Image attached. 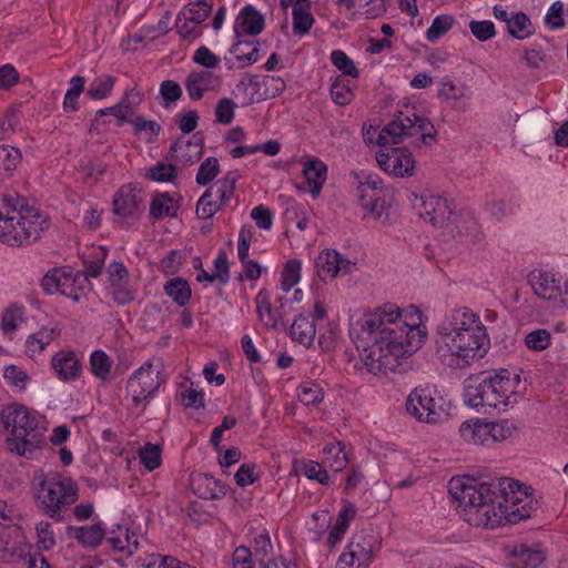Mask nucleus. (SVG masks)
<instances>
[{"mask_svg":"<svg viewBox=\"0 0 568 568\" xmlns=\"http://www.w3.org/2000/svg\"><path fill=\"white\" fill-rule=\"evenodd\" d=\"M301 473L308 479L317 480L323 485H326L329 479V476L324 466L313 460L304 462L301 467Z\"/></svg>","mask_w":568,"mask_h":568,"instance_id":"58","label":"nucleus"},{"mask_svg":"<svg viewBox=\"0 0 568 568\" xmlns=\"http://www.w3.org/2000/svg\"><path fill=\"white\" fill-rule=\"evenodd\" d=\"M193 494L197 497H223L227 494V487L210 475H197L191 479Z\"/></svg>","mask_w":568,"mask_h":568,"instance_id":"26","label":"nucleus"},{"mask_svg":"<svg viewBox=\"0 0 568 568\" xmlns=\"http://www.w3.org/2000/svg\"><path fill=\"white\" fill-rule=\"evenodd\" d=\"M323 454L325 455L324 463H327L336 473L343 470L347 464L345 446L341 442L327 444L323 448Z\"/></svg>","mask_w":568,"mask_h":568,"instance_id":"32","label":"nucleus"},{"mask_svg":"<svg viewBox=\"0 0 568 568\" xmlns=\"http://www.w3.org/2000/svg\"><path fill=\"white\" fill-rule=\"evenodd\" d=\"M61 295L72 298L74 302H79L81 300V293L84 290V286L89 283L87 276H84L80 272H73L70 268V273H68V278L63 282Z\"/></svg>","mask_w":568,"mask_h":568,"instance_id":"34","label":"nucleus"},{"mask_svg":"<svg viewBox=\"0 0 568 568\" xmlns=\"http://www.w3.org/2000/svg\"><path fill=\"white\" fill-rule=\"evenodd\" d=\"M316 267L318 276L325 278L326 276L335 277L338 273H348L352 268V263L345 260L337 251L326 250L316 258Z\"/></svg>","mask_w":568,"mask_h":568,"instance_id":"21","label":"nucleus"},{"mask_svg":"<svg viewBox=\"0 0 568 568\" xmlns=\"http://www.w3.org/2000/svg\"><path fill=\"white\" fill-rule=\"evenodd\" d=\"M23 321V310L20 306L11 305L8 307L1 320V328L4 333L14 332Z\"/></svg>","mask_w":568,"mask_h":568,"instance_id":"54","label":"nucleus"},{"mask_svg":"<svg viewBox=\"0 0 568 568\" xmlns=\"http://www.w3.org/2000/svg\"><path fill=\"white\" fill-rule=\"evenodd\" d=\"M50 226L45 214L23 203L16 193H0V241L10 246L30 245Z\"/></svg>","mask_w":568,"mask_h":568,"instance_id":"2","label":"nucleus"},{"mask_svg":"<svg viewBox=\"0 0 568 568\" xmlns=\"http://www.w3.org/2000/svg\"><path fill=\"white\" fill-rule=\"evenodd\" d=\"M469 29L479 41H487L495 36V26L491 21H470Z\"/></svg>","mask_w":568,"mask_h":568,"instance_id":"64","label":"nucleus"},{"mask_svg":"<svg viewBox=\"0 0 568 568\" xmlns=\"http://www.w3.org/2000/svg\"><path fill=\"white\" fill-rule=\"evenodd\" d=\"M231 52L235 55V59L240 61L241 67H247L260 59V52L256 47H252L251 42L237 41L231 49Z\"/></svg>","mask_w":568,"mask_h":568,"instance_id":"42","label":"nucleus"},{"mask_svg":"<svg viewBox=\"0 0 568 568\" xmlns=\"http://www.w3.org/2000/svg\"><path fill=\"white\" fill-rule=\"evenodd\" d=\"M331 61L339 71L343 72V74L352 78L358 77V70L355 67V63L344 51L334 50L331 53Z\"/></svg>","mask_w":568,"mask_h":568,"instance_id":"55","label":"nucleus"},{"mask_svg":"<svg viewBox=\"0 0 568 568\" xmlns=\"http://www.w3.org/2000/svg\"><path fill=\"white\" fill-rule=\"evenodd\" d=\"M489 345L486 327L479 320V323H474L463 337L457 338L455 347L448 348V354L439 356V359L449 367L465 368L481 359L487 354Z\"/></svg>","mask_w":568,"mask_h":568,"instance_id":"6","label":"nucleus"},{"mask_svg":"<svg viewBox=\"0 0 568 568\" xmlns=\"http://www.w3.org/2000/svg\"><path fill=\"white\" fill-rule=\"evenodd\" d=\"M21 153L13 146H0V176H9L20 162Z\"/></svg>","mask_w":568,"mask_h":568,"instance_id":"43","label":"nucleus"},{"mask_svg":"<svg viewBox=\"0 0 568 568\" xmlns=\"http://www.w3.org/2000/svg\"><path fill=\"white\" fill-rule=\"evenodd\" d=\"M256 310L260 320L268 327L276 326V318L272 312V305L266 292L261 291L256 296Z\"/></svg>","mask_w":568,"mask_h":568,"instance_id":"53","label":"nucleus"},{"mask_svg":"<svg viewBox=\"0 0 568 568\" xmlns=\"http://www.w3.org/2000/svg\"><path fill=\"white\" fill-rule=\"evenodd\" d=\"M331 97L337 105H346L351 103L354 98V93L348 81L342 78H336L331 85Z\"/></svg>","mask_w":568,"mask_h":568,"instance_id":"49","label":"nucleus"},{"mask_svg":"<svg viewBox=\"0 0 568 568\" xmlns=\"http://www.w3.org/2000/svg\"><path fill=\"white\" fill-rule=\"evenodd\" d=\"M376 161L384 172L397 178L412 176L415 171L413 154L405 148L379 151L376 153Z\"/></svg>","mask_w":568,"mask_h":568,"instance_id":"15","label":"nucleus"},{"mask_svg":"<svg viewBox=\"0 0 568 568\" xmlns=\"http://www.w3.org/2000/svg\"><path fill=\"white\" fill-rule=\"evenodd\" d=\"M57 336L54 328L42 327L27 338V347L32 352H42Z\"/></svg>","mask_w":568,"mask_h":568,"instance_id":"47","label":"nucleus"},{"mask_svg":"<svg viewBox=\"0 0 568 568\" xmlns=\"http://www.w3.org/2000/svg\"><path fill=\"white\" fill-rule=\"evenodd\" d=\"M527 280L534 294L544 301H558L568 291L567 283L541 270L531 271Z\"/></svg>","mask_w":568,"mask_h":568,"instance_id":"16","label":"nucleus"},{"mask_svg":"<svg viewBox=\"0 0 568 568\" xmlns=\"http://www.w3.org/2000/svg\"><path fill=\"white\" fill-rule=\"evenodd\" d=\"M460 436L475 445H490L489 423L477 420L464 422L459 428Z\"/></svg>","mask_w":568,"mask_h":568,"instance_id":"28","label":"nucleus"},{"mask_svg":"<svg viewBox=\"0 0 568 568\" xmlns=\"http://www.w3.org/2000/svg\"><path fill=\"white\" fill-rule=\"evenodd\" d=\"M301 278V262L296 258L286 262L282 271L281 286L284 292H288Z\"/></svg>","mask_w":568,"mask_h":568,"instance_id":"50","label":"nucleus"},{"mask_svg":"<svg viewBox=\"0 0 568 568\" xmlns=\"http://www.w3.org/2000/svg\"><path fill=\"white\" fill-rule=\"evenodd\" d=\"M115 83V78L112 75L103 74L95 78L87 90V94L92 100H102L110 95Z\"/></svg>","mask_w":568,"mask_h":568,"instance_id":"37","label":"nucleus"},{"mask_svg":"<svg viewBox=\"0 0 568 568\" xmlns=\"http://www.w3.org/2000/svg\"><path fill=\"white\" fill-rule=\"evenodd\" d=\"M458 515L471 526L495 528L500 526L497 499H456Z\"/></svg>","mask_w":568,"mask_h":568,"instance_id":"10","label":"nucleus"},{"mask_svg":"<svg viewBox=\"0 0 568 568\" xmlns=\"http://www.w3.org/2000/svg\"><path fill=\"white\" fill-rule=\"evenodd\" d=\"M316 334L315 323L308 316L298 315L291 326V336L300 344L310 346Z\"/></svg>","mask_w":568,"mask_h":568,"instance_id":"29","label":"nucleus"},{"mask_svg":"<svg viewBox=\"0 0 568 568\" xmlns=\"http://www.w3.org/2000/svg\"><path fill=\"white\" fill-rule=\"evenodd\" d=\"M90 366L92 374L105 382L109 379L112 362L108 354L103 351H94L90 357Z\"/></svg>","mask_w":568,"mask_h":568,"instance_id":"41","label":"nucleus"},{"mask_svg":"<svg viewBox=\"0 0 568 568\" xmlns=\"http://www.w3.org/2000/svg\"><path fill=\"white\" fill-rule=\"evenodd\" d=\"M450 497H488L500 493L501 497L520 494L524 497H531L535 488L524 481L511 477H500L491 481L476 483L474 477L468 475L454 476L447 485Z\"/></svg>","mask_w":568,"mask_h":568,"instance_id":"5","label":"nucleus"},{"mask_svg":"<svg viewBox=\"0 0 568 568\" xmlns=\"http://www.w3.org/2000/svg\"><path fill=\"white\" fill-rule=\"evenodd\" d=\"M537 506L538 499H497V516H500V525L516 524L529 518Z\"/></svg>","mask_w":568,"mask_h":568,"instance_id":"18","label":"nucleus"},{"mask_svg":"<svg viewBox=\"0 0 568 568\" xmlns=\"http://www.w3.org/2000/svg\"><path fill=\"white\" fill-rule=\"evenodd\" d=\"M139 455L141 463L149 470H154L161 465V448L159 445L148 443L140 449Z\"/></svg>","mask_w":568,"mask_h":568,"instance_id":"56","label":"nucleus"},{"mask_svg":"<svg viewBox=\"0 0 568 568\" xmlns=\"http://www.w3.org/2000/svg\"><path fill=\"white\" fill-rule=\"evenodd\" d=\"M164 378L161 371H153V363L145 362L126 382V393L135 408H144L158 392Z\"/></svg>","mask_w":568,"mask_h":568,"instance_id":"9","label":"nucleus"},{"mask_svg":"<svg viewBox=\"0 0 568 568\" xmlns=\"http://www.w3.org/2000/svg\"><path fill=\"white\" fill-rule=\"evenodd\" d=\"M349 335L363 349L362 362L369 374L385 375L399 366V358L418 349L426 332L418 324H407L395 305H384L365 313L351 325Z\"/></svg>","mask_w":568,"mask_h":568,"instance_id":"1","label":"nucleus"},{"mask_svg":"<svg viewBox=\"0 0 568 568\" xmlns=\"http://www.w3.org/2000/svg\"><path fill=\"white\" fill-rule=\"evenodd\" d=\"M264 28L263 16L252 6L244 7L236 18L234 32L240 37L241 32L248 36H256Z\"/></svg>","mask_w":568,"mask_h":568,"instance_id":"24","label":"nucleus"},{"mask_svg":"<svg viewBox=\"0 0 568 568\" xmlns=\"http://www.w3.org/2000/svg\"><path fill=\"white\" fill-rule=\"evenodd\" d=\"M485 395H489L488 388L484 387V381L478 385H469L465 388L464 400L473 408L487 407Z\"/></svg>","mask_w":568,"mask_h":568,"instance_id":"51","label":"nucleus"},{"mask_svg":"<svg viewBox=\"0 0 568 568\" xmlns=\"http://www.w3.org/2000/svg\"><path fill=\"white\" fill-rule=\"evenodd\" d=\"M174 161L189 165L195 163L203 152V139L199 133L194 134L192 140L176 141L170 149Z\"/></svg>","mask_w":568,"mask_h":568,"instance_id":"23","label":"nucleus"},{"mask_svg":"<svg viewBox=\"0 0 568 568\" xmlns=\"http://www.w3.org/2000/svg\"><path fill=\"white\" fill-rule=\"evenodd\" d=\"M507 29L514 38L523 40L531 33V22L524 12H517L508 21Z\"/></svg>","mask_w":568,"mask_h":568,"instance_id":"45","label":"nucleus"},{"mask_svg":"<svg viewBox=\"0 0 568 568\" xmlns=\"http://www.w3.org/2000/svg\"><path fill=\"white\" fill-rule=\"evenodd\" d=\"M303 174L308 184V191L317 196L326 181L327 166L320 159H313L304 163Z\"/></svg>","mask_w":568,"mask_h":568,"instance_id":"25","label":"nucleus"},{"mask_svg":"<svg viewBox=\"0 0 568 568\" xmlns=\"http://www.w3.org/2000/svg\"><path fill=\"white\" fill-rule=\"evenodd\" d=\"M175 29L181 40L193 42L202 36V31L199 30L197 24L189 21L186 11H180L175 20Z\"/></svg>","mask_w":568,"mask_h":568,"instance_id":"40","label":"nucleus"},{"mask_svg":"<svg viewBox=\"0 0 568 568\" xmlns=\"http://www.w3.org/2000/svg\"><path fill=\"white\" fill-rule=\"evenodd\" d=\"M85 79L80 75H75L70 81V88L67 91L63 100V109L67 112H73L78 110V99L84 90Z\"/></svg>","mask_w":568,"mask_h":568,"instance_id":"46","label":"nucleus"},{"mask_svg":"<svg viewBox=\"0 0 568 568\" xmlns=\"http://www.w3.org/2000/svg\"><path fill=\"white\" fill-rule=\"evenodd\" d=\"M419 201L418 214L422 219L437 227L447 225L453 211L446 199L440 195L424 193L419 196Z\"/></svg>","mask_w":568,"mask_h":568,"instance_id":"17","label":"nucleus"},{"mask_svg":"<svg viewBox=\"0 0 568 568\" xmlns=\"http://www.w3.org/2000/svg\"><path fill=\"white\" fill-rule=\"evenodd\" d=\"M229 201L221 200L220 192H214V187L211 186L200 197L196 214L200 219H210Z\"/></svg>","mask_w":568,"mask_h":568,"instance_id":"30","label":"nucleus"},{"mask_svg":"<svg viewBox=\"0 0 568 568\" xmlns=\"http://www.w3.org/2000/svg\"><path fill=\"white\" fill-rule=\"evenodd\" d=\"M513 386V381L501 374H496L485 378L484 387L489 390V395H485L486 406L488 408L508 406L510 404V398L514 395Z\"/></svg>","mask_w":568,"mask_h":568,"instance_id":"19","label":"nucleus"},{"mask_svg":"<svg viewBox=\"0 0 568 568\" xmlns=\"http://www.w3.org/2000/svg\"><path fill=\"white\" fill-rule=\"evenodd\" d=\"M37 497H73L78 494L75 481L59 473H48L39 469L32 479Z\"/></svg>","mask_w":568,"mask_h":568,"instance_id":"12","label":"nucleus"},{"mask_svg":"<svg viewBox=\"0 0 568 568\" xmlns=\"http://www.w3.org/2000/svg\"><path fill=\"white\" fill-rule=\"evenodd\" d=\"M164 291L179 306L186 305L191 298L190 285L181 277L168 281L164 285Z\"/></svg>","mask_w":568,"mask_h":568,"instance_id":"33","label":"nucleus"},{"mask_svg":"<svg viewBox=\"0 0 568 568\" xmlns=\"http://www.w3.org/2000/svg\"><path fill=\"white\" fill-rule=\"evenodd\" d=\"M525 343L530 349L544 351L549 346L550 333L546 329H536L526 335Z\"/></svg>","mask_w":568,"mask_h":568,"instance_id":"62","label":"nucleus"},{"mask_svg":"<svg viewBox=\"0 0 568 568\" xmlns=\"http://www.w3.org/2000/svg\"><path fill=\"white\" fill-rule=\"evenodd\" d=\"M220 164L219 160L214 156L207 158L199 168L196 174V182L200 185L210 184L219 174Z\"/></svg>","mask_w":568,"mask_h":568,"instance_id":"52","label":"nucleus"},{"mask_svg":"<svg viewBox=\"0 0 568 568\" xmlns=\"http://www.w3.org/2000/svg\"><path fill=\"white\" fill-rule=\"evenodd\" d=\"M221 78L209 70L192 71L185 79V88L192 100H200L205 91L215 90Z\"/></svg>","mask_w":568,"mask_h":568,"instance_id":"20","label":"nucleus"},{"mask_svg":"<svg viewBox=\"0 0 568 568\" xmlns=\"http://www.w3.org/2000/svg\"><path fill=\"white\" fill-rule=\"evenodd\" d=\"M108 274L110 288L129 283V271L125 267V265L121 262H113L112 264H110Z\"/></svg>","mask_w":568,"mask_h":568,"instance_id":"61","label":"nucleus"},{"mask_svg":"<svg viewBox=\"0 0 568 568\" xmlns=\"http://www.w3.org/2000/svg\"><path fill=\"white\" fill-rule=\"evenodd\" d=\"M6 430L7 448L19 456H28L44 443L42 434L37 432L38 422L21 404L6 406L0 413Z\"/></svg>","mask_w":568,"mask_h":568,"instance_id":"3","label":"nucleus"},{"mask_svg":"<svg viewBox=\"0 0 568 568\" xmlns=\"http://www.w3.org/2000/svg\"><path fill=\"white\" fill-rule=\"evenodd\" d=\"M515 432V426L508 420L499 423H489L490 443L503 442L510 438Z\"/></svg>","mask_w":568,"mask_h":568,"instance_id":"60","label":"nucleus"},{"mask_svg":"<svg viewBox=\"0 0 568 568\" xmlns=\"http://www.w3.org/2000/svg\"><path fill=\"white\" fill-rule=\"evenodd\" d=\"M292 16L294 34L301 37L307 34L315 23V19L311 13V9L294 7Z\"/></svg>","mask_w":568,"mask_h":568,"instance_id":"39","label":"nucleus"},{"mask_svg":"<svg viewBox=\"0 0 568 568\" xmlns=\"http://www.w3.org/2000/svg\"><path fill=\"white\" fill-rule=\"evenodd\" d=\"M514 568H537L544 560L545 555L538 548H528L525 545L515 546L510 551Z\"/></svg>","mask_w":568,"mask_h":568,"instance_id":"27","label":"nucleus"},{"mask_svg":"<svg viewBox=\"0 0 568 568\" xmlns=\"http://www.w3.org/2000/svg\"><path fill=\"white\" fill-rule=\"evenodd\" d=\"M439 400L434 389L416 387L407 397L406 410L420 422L436 423L443 413Z\"/></svg>","mask_w":568,"mask_h":568,"instance_id":"11","label":"nucleus"},{"mask_svg":"<svg viewBox=\"0 0 568 568\" xmlns=\"http://www.w3.org/2000/svg\"><path fill=\"white\" fill-rule=\"evenodd\" d=\"M359 179V174H355ZM385 187L377 176L366 175L358 180L357 196L362 207L374 220H379L385 211Z\"/></svg>","mask_w":568,"mask_h":568,"instance_id":"13","label":"nucleus"},{"mask_svg":"<svg viewBox=\"0 0 568 568\" xmlns=\"http://www.w3.org/2000/svg\"><path fill=\"white\" fill-rule=\"evenodd\" d=\"M75 537L85 547H97L104 538V529L98 524L80 527L75 531Z\"/></svg>","mask_w":568,"mask_h":568,"instance_id":"44","label":"nucleus"},{"mask_svg":"<svg viewBox=\"0 0 568 568\" xmlns=\"http://www.w3.org/2000/svg\"><path fill=\"white\" fill-rule=\"evenodd\" d=\"M239 179V174L235 171L227 172L226 175L216 181L212 186L214 192H220L221 200H231L234 194L235 184Z\"/></svg>","mask_w":568,"mask_h":568,"instance_id":"57","label":"nucleus"},{"mask_svg":"<svg viewBox=\"0 0 568 568\" xmlns=\"http://www.w3.org/2000/svg\"><path fill=\"white\" fill-rule=\"evenodd\" d=\"M143 211L141 191L132 185L122 186L113 197V212L122 224L135 222Z\"/></svg>","mask_w":568,"mask_h":568,"instance_id":"14","label":"nucleus"},{"mask_svg":"<svg viewBox=\"0 0 568 568\" xmlns=\"http://www.w3.org/2000/svg\"><path fill=\"white\" fill-rule=\"evenodd\" d=\"M70 268H53L49 271L41 280V286L47 294L61 293L63 282L68 278Z\"/></svg>","mask_w":568,"mask_h":568,"instance_id":"36","label":"nucleus"},{"mask_svg":"<svg viewBox=\"0 0 568 568\" xmlns=\"http://www.w3.org/2000/svg\"><path fill=\"white\" fill-rule=\"evenodd\" d=\"M382 548L381 536L372 528L355 532L345 551L339 556L337 568H367Z\"/></svg>","mask_w":568,"mask_h":568,"instance_id":"7","label":"nucleus"},{"mask_svg":"<svg viewBox=\"0 0 568 568\" xmlns=\"http://www.w3.org/2000/svg\"><path fill=\"white\" fill-rule=\"evenodd\" d=\"M193 62L205 68L215 69L220 64V58L215 55L207 47L201 45L193 54Z\"/></svg>","mask_w":568,"mask_h":568,"instance_id":"63","label":"nucleus"},{"mask_svg":"<svg viewBox=\"0 0 568 568\" xmlns=\"http://www.w3.org/2000/svg\"><path fill=\"white\" fill-rule=\"evenodd\" d=\"M455 23V19L449 14L437 16L432 26L426 31V38L428 41L434 42L445 33H447Z\"/></svg>","mask_w":568,"mask_h":568,"instance_id":"48","label":"nucleus"},{"mask_svg":"<svg viewBox=\"0 0 568 568\" xmlns=\"http://www.w3.org/2000/svg\"><path fill=\"white\" fill-rule=\"evenodd\" d=\"M479 323V316L468 307H458L449 312L436 328V354H448V348L455 347L458 337L474 324Z\"/></svg>","mask_w":568,"mask_h":568,"instance_id":"8","label":"nucleus"},{"mask_svg":"<svg viewBox=\"0 0 568 568\" xmlns=\"http://www.w3.org/2000/svg\"><path fill=\"white\" fill-rule=\"evenodd\" d=\"M376 131L377 130L372 125L364 131V142L386 146L388 144L400 143L405 136H413L420 133L423 143L430 145L435 142L436 138V130L433 123L428 119L418 116L415 112L409 111H397L394 119L378 132L377 139L375 140L374 135Z\"/></svg>","mask_w":568,"mask_h":568,"instance_id":"4","label":"nucleus"},{"mask_svg":"<svg viewBox=\"0 0 568 568\" xmlns=\"http://www.w3.org/2000/svg\"><path fill=\"white\" fill-rule=\"evenodd\" d=\"M145 568H194L171 556L153 554L149 556Z\"/></svg>","mask_w":568,"mask_h":568,"instance_id":"59","label":"nucleus"},{"mask_svg":"<svg viewBox=\"0 0 568 568\" xmlns=\"http://www.w3.org/2000/svg\"><path fill=\"white\" fill-rule=\"evenodd\" d=\"M212 9L213 0H197L196 2L187 3L182 11H186L189 21L199 26L210 17Z\"/></svg>","mask_w":568,"mask_h":568,"instance_id":"38","label":"nucleus"},{"mask_svg":"<svg viewBox=\"0 0 568 568\" xmlns=\"http://www.w3.org/2000/svg\"><path fill=\"white\" fill-rule=\"evenodd\" d=\"M74 499H42L43 511L51 518L61 521L71 517Z\"/></svg>","mask_w":568,"mask_h":568,"instance_id":"35","label":"nucleus"},{"mask_svg":"<svg viewBox=\"0 0 568 568\" xmlns=\"http://www.w3.org/2000/svg\"><path fill=\"white\" fill-rule=\"evenodd\" d=\"M150 215L155 220L168 216L174 217L178 215V205L169 193H161L152 200Z\"/></svg>","mask_w":568,"mask_h":568,"instance_id":"31","label":"nucleus"},{"mask_svg":"<svg viewBox=\"0 0 568 568\" xmlns=\"http://www.w3.org/2000/svg\"><path fill=\"white\" fill-rule=\"evenodd\" d=\"M51 367L62 381H73L80 377L81 363L73 351H60L53 355Z\"/></svg>","mask_w":568,"mask_h":568,"instance_id":"22","label":"nucleus"}]
</instances>
